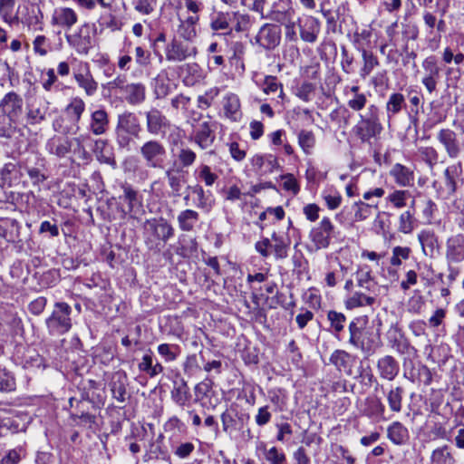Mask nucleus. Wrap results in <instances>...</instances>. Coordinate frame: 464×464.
<instances>
[{
    "mask_svg": "<svg viewBox=\"0 0 464 464\" xmlns=\"http://www.w3.org/2000/svg\"><path fill=\"white\" fill-rule=\"evenodd\" d=\"M144 242L150 250L160 251L175 235L173 226L165 218H151L143 225Z\"/></svg>",
    "mask_w": 464,
    "mask_h": 464,
    "instance_id": "obj_1",
    "label": "nucleus"
},
{
    "mask_svg": "<svg viewBox=\"0 0 464 464\" xmlns=\"http://www.w3.org/2000/svg\"><path fill=\"white\" fill-rule=\"evenodd\" d=\"M141 131L142 127L135 113L125 111L118 115L115 135L120 149L129 150L133 138H139Z\"/></svg>",
    "mask_w": 464,
    "mask_h": 464,
    "instance_id": "obj_2",
    "label": "nucleus"
},
{
    "mask_svg": "<svg viewBox=\"0 0 464 464\" xmlns=\"http://www.w3.org/2000/svg\"><path fill=\"white\" fill-rule=\"evenodd\" d=\"M380 110L376 104H370L364 113L359 115V121L353 127L355 135L362 142H371V140L377 138L382 131L383 127L380 121Z\"/></svg>",
    "mask_w": 464,
    "mask_h": 464,
    "instance_id": "obj_3",
    "label": "nucleus"
},
{
    "mask_svg": "<svg viewBox=\"0 0 464 464\" xmlns=\"http://www.w3.org/2000/svg\"><path fill=\"white\" fill-rule=\"evenodd\" d=\"M72 307L65 302H56L51 314L45 319V326L51 336H61L72 327Z\"/></svg>",
    "mask_w": 464,
    "mask_h": 464,
    "instance_id": "obj_4",
    "label": "nucleus"
},
{
    "mask_svg": "<svg viewBox=\"0 0 464 464\" xmlns=\"http://www.w3.org/2000/svg\"><path fill=\"white\" fill-rule=\"evenodd\" d=\"M138 153L148 168L153 169H165L168 150L161 140L150 139L143 141L138 148Z\"/></svg>",
    "mask_w": 464,
    "mask_h": 464,
    "instance_id": "obj_5",
    "label": "nucleus"
},
{
    "mask_svg": "<svg viewBox=\"0 0 464 464\" xmlns=\"http://www.w3.org/2000/svg\"><path fill=\"white\" fill-rule=\"evenodd\" d=\"M96 28L94 24L83 23L74 31L66 33L68 45L78 54L87 55L95 44Z\"/></svg>",
    "mask_w": 464,
    "mask_h": 464,
    "instance_id": "obj_6",
    "label": "nucleus"
},
{
    "mask_svg": "<svg viewBox=\"0 0 464 464\" xmlns=\"http://www.w3.org/2000/svg\"><path fill=\"white\" fill-rule=\"evenodd\" d=\"M122 195L119 197V199L126 203V207H117V216H111L108 214L107 220L111 221L113 219H126L128 217L134 218L138 214L141 212L142 203L138 190L134 189L130 184H122Z\"/></svg>",
    "mask_w": 464,
    "mask_h": 464,
    "instance_id": "obj_7",
    "label": "nucleus"
},
{
    "mask_svg": "<svg viewBox=\"0 0 464 464\" xmlns=\"http://www.w3.org/2000/svg\"><path fill=\"white\" fill-rule=\"evenodd\" d=\"M291 240L274 232L271 239L263 238L256 242L255 249L263 257H268L273 253L276 260H283L288 256Z\"/></svg>",
    "mask_w": 464,
    "mask_h": 464,
    "instance_id": "obj_8",
    "label": "nucleus"
},
{
    "mask_svg": "<svg viewBox=\"0 0 464 464\" xmlns=\"http://www.w3.org/2000/svg\"><path fill=\"white\" fill-rule=\"evenodd\" d=\"M198 48L192 42L182 41L180 38H173L165 47V57L169 63H181L195 58Z\"/></svg>",
    "mask_w": 464,
    "mask_h": 464,
    "instance_id": "obj_9",
    "label": "nucleus"
},
{
    "mask_svg": "<svg viewBox=\"0 0 464 464\" xmlns=\"http://www.w3.org/2000/svg\"><path fill=\"white\" fill-rule=\"evenodd\" d=\"M143 114L146 131L150 136L164 138L173 126L163 111L156 107H150Z\"/></svg>",
    "mask_w": 464,
    "mask_h": 464,
    "instance_id": "obj_10",
    "label": "nucleus"
},
{
    "mask_svg": "<svg viewBox=\"0 0 464 464\" xmlns=\"http://www.w3.org/2000/svg\"><path fill=\"white\" fill-rule=\"evenodd\" d=\"M368 323L367 316L354 317L348 325L349 343L363 353L373 351L372 342L365 339V328Z\"/></svg>",
    "mask_w": 464,
    "mask_h": 464,
    "instance_id": "obj_11",
    "label": "nucleus"
},
{
    "mask_svg": "<svg viewBox=\"0 0 464 464\" xmlns=\"http://www.w3.org/2000/svg\"><path fill=\"white\" fill-rule=\"evenodd\" d=\"M421 83L427 92L431 94L437 91V86L441 78V67L435 55L426 57L421 63Z\"/></svg>",
    "mask_w": 464,
    "mask_h": 464,
    "instance_id": "obj_12",
    "label": "nucleus"
},
{
    "mask_svg": "<svg viewBox=\"0 0 464 464\" xmlns=\"http://www.w3.org/2000/svg\"><path fill=\"white\" fill-rule=\"evenodd\" d=\"M462 173V165L460 162L448 166L443 172L444 185L437 188V181L433 182V187L437 192L446 198H451L458 189V181Z\"/></svg>",
    "mask_w": 464,
    "mask_h": 464,
    "instance_id": "obj_13",
    "label": "nucleus"
},
{
    "mask_svg": "<svg viewBox=\"0 0 464 464\" xmlns=\"http://www.w3.org/2000/svg\"><path fill=\"white\" fill-rule=\"evenodd\" d=\"M334 229V226L328 217H324L319 224L311 229L309 238L316 249L329 246Z\"/></svg>",
    "mask_w": 464,
    "mask_h": 464,
    "instance_id": "obj_14",
    "label": "nucleus"
},
{
    "mask_svg": "<svg viewBox=\"0 0 464 464\" xmlns=\"http://www.w3.org/2000/svg\"><path fill=\"white\" fill-rule=\"evenodd\" d=\"M215 122L210 120L201 121L193 130L190 140L194 141L201 150L210 148L216 139Z\"/></svg>",
    "mask_w": 464,
    "mask_h": 464,
    "instance_id": "obj_15",
    "label": "nucleus"
},
{
    "mask_svg": "<svg viewBox=\"0 0 464 464\" xmlns=\"http://www.w3.org/2000/svg\"><path fill=\"white\" fill-rule=\"evenodd\" d=\"M386 336L391 348L399 354H411L416 352V349L411 344L409 339L397 324L391 325Z\"/></svg>",
    "mask_w": 464,
    "mask_h": 464,
    "instance_id": "obj_16",
    "label": "nucleus"
},
{
    "mask_svg": "<svg viewBox=\"0 0 464 464\" xmlns=\"http://www.w3.org/2000/svg\"><path fill=\"white\" fill-rule=\"evenodd\" d=\"M256 43L266 50L276 48L281 41V29L278 25L265 24L255 37Z\"/></svg>",
    "mask_w": 464,
    "mask_h": 464,
    "instance_id": "obj_17",
    "label": "nucleus"
},
{
    "mask_svg": "<svg viewBox=\"0 0 464 464\" xmlns=\"http://www.w3.org/2000/svg\"><path fill=\"white\" fill-rule=\"evenodd\" d=\"M438 141L443 146L446 154L450 159H457L462 151L458 134L451 129H440L437 133Z\"/></svg>",
    "mask_w": 464,
    "mask_h": 464,
    "instance_id": "obj_18",
    "label": "nucleus"
},
{
    "mask_svg": "<svg viewBox=\"0 0 464 464\" xmlns=\"http://www.w3.org/2000/svg\"><path fill=\"white\" fill-rule=\"evenodd\" d=\"M23 98L14 92H7L0 102L5 116L10 121L16 122L23 113Z\"/></svg>",
    "mask_w": 464,
    "mask_h": 464,
    "instance_id": "obj_19",
    "label": "nucleus"
},
{
    "mask_svg": "<svg viewBox=\"0 0 464 464\" xmlns=\"http://www.w3.org/2000/svg\"><path fill=\"white\" fill-rule=\"evenodd\" d=\"M296 23L299 28L300 38L304 42L314 44L317 41L321 31V23L317 18L307 15L303 18L299 17Z\"/></svg>",
    "mask_w": 464,
    "mask_h": 464,
    "instance_id": "obj_20",
    "label": "nucleus"
},
{
    "mask_svg": "<svg viewBox=\"0 0 464 464\" xmlns=\"http://www.w3.org/2000/svg\"><path fill=\"white\" fill-rule=\"evenodd\" d=\"M78 19V14L74 9L67 6H59L52 14L51 24L64 30H70L77 24Z\"/></svg>",
    "mask_w": 464,
    "mask_h": 464,
    "instance_id": "obj_21",
    "label": "nucleus"
},
{
    "mask_svg": "<svg viewBox=\"0 0 464 464\" xmlns=\"http://www.w3.org/2000/svg\"><path fill=\"white\" fill-rule=\"evenodd\" d=\"M295 10L291 0H277L273 4L271 9L266 14H263V18H267L277 23H285L294 18Z\"/></svg>",
    "mask_w": 464,
    "mask_h": 464,
    "instance_id": "obj_22",
    "label": "nucleus"
},
{
    "mask_svg": "<svg viewBox=\"0 0 464 464\" xmlns=\"http://www.w3.org/2000/svg\"><path fill=\"white\" fill-rule=\"evenodd\" d=\"M110 128L109 114L103 108L92 111L88 123V130L95 135H104Z\"/></svg>",
    "mask_w": 464,
    "mask_h": 464,
    "instance_id": "obj_23",
    "label": "nucleus"
},
{
    "mask_svg": "<svg viewBox=\"0 0 464 464\" xmlns=\"http://www.w3.org/2000/svg\"><path fill=\"white\" fill-rule=\"evenodd\" d=\"M250 163L256 173L266 175L273 173L279 168L277 158L273 154H255Z\"/></svg>",
    "mask_w": 464,
    "mask_h": 464,
    "instance_id": "obj_24",
    "label": "nucleus"
},
{
    "mask_svg": "<svg viewBox=\"0 0 464 464\" xmlns=\"http://www.w3.org/2000/svg\"><path fill=\"white\" fill-rule=\"evenodd\" d=\"M173 157L174 160L171 167L181 171L192 167L197 160V153L184 142H180L176 152L173 153Z\"/></svg>",
    "mask_w": 464,
    "mask_h": 464,
    "instance_id": "obj_25",
    "label": "nucleus"
},
{
    "mask_svg": "<svg viewBox=\"0 0 464 464\" xmlns=\"http://www.w3.org/2000/svg\"><path fill=\"white\" fill-rule=\"evenodd\" d=\"M45 149L51 155L64 158L72 150V140L66 136L53 135L47 140Z\"/></svg>",
    "mask_w": 464,
    "mask_h": 464,
    "instance_id": "obj_26",
    "label": "nucleus"
},
{
    "mask_svg": "<svg viewBox=\"0 0 464 464\" xmlns=\"http://www.w3.org/2000/svg\"><path fill=\"white\" fill-rule=\"evenodd\" d=\"M109 386L112 398L119 403H125L129 398L127 392L128 377L126 373L124 372H115L112 375Z\"/></svg>",
    "mask_w": 464,
    "mask_h": 464,
    "instance_id": "obj_27",
    "label": "nucleus"
},
{
    "mask_svg": "<svg viewBox=\"0 0 464 464\" xmlns=\"http://www.w3.org/2000/svg\"><path fill=\"white\" fill-rule=\"evenodd\" d=\"M224 115L231 121H239L242 119L241 103L239 97L233 93H227L222 99Z\"/></svg>",
    "mask_w": 464,
    "mask_h": 464,
    "instance_id": "obj_28",
    "label": "nucleus"
},
{
    "mask_svg": "<svg viewBox=\"0 0 464 464\" xmlns=\"http://www.w3.org/2000/svg\"><path fill=\"white\" fill-rule=\"evenodd\" d=\"M389 174L400 187H412L414 185V170L405 165L401 163L393 164Z\"/></svg>",
    "mask_w": 464,
    "mask_h": 464,
    "instance_id": "obj_29",
    "label": "nucleus"
},
{
    "mask_svg": "<svg viewBox=\"0 0 464 464\" xmlns=\"http://www.w3.org/2000/svg\"><path fill=\"white\" fill-rule=\"evenodd\" d=\"M417 237L421 246L423 255L428 257H434L440 247L435 232L431 229H422L419 232Z\"/></svg>",
    "mask_w": 464,
    "mask_h": 464,
    "instance_id": "obj_30",
    "label": "nucleus"
},
{
    "mask_svg": "<svg viewBox=\"0 0 464 464\" xmlns=\"http://www.w3.org/2000/svg\"><path fill=\"white\" fill-rule=\"evenodd\" d=\"M446 256L451 263H459L464 260V236L454 235L447 240Z\"/></svg>",
    "mask_w": 464,
    "mask_h": 464,
    "instance_id": "obj_31",
    "label": "nucleus"
},
{
    "mask_svg": "<svg viewBox=\"0 0 464 464\" xmlns=\"http://www.w3.org/2000/svg\"><path fill=\"white\" fill-rule=\"evenodd\" d=\"M376 302V296L367 295L366 293L353 291L350 293L344 299L343 304L346 310H354L365 306H372Z\"/></svg>",
    "mask_w": 464,
    "mask_h": 464,
    "instance_id": "obj_32",
    "label": "nucleus"
},
{
    "mask_svg": "<svg viewBox=\"0 0 464 464\" xmlns=\"http://www.w3.org/2000/svg\"><path fill=\"white\" fill-rule=\"evenodd\" d=\"M377 370L381 378L392 381L400 372L397 360L392 355H384L377 361Z\"/></svg>",
    "mask_w": 464,
    "mask_h": 464,
    "instance_id": "obj_33",
    "label": "nucleus"
},
{
    "mask_svg": "<svg viewBox=\"0 0 464 464\" xmlns=\"http://www.w3.org/2000/svg\"><path fill=\"white\" fill-rule=\"evenodd\" d=\"M156 99H163L171 92L170 79L166 70H161L150 82Z\"/></svg>",
    "mask_w": 464,
    "mask_h": 464,
    "instance_id": "obj_34",
    "label": "nucleus"
},
{
    "mask_svg": "<svg viewBox=\"0 0 464 464\" xmlns=\"http://www.w3.org/2000/svg\"><path fill=\"white\" fill-rule=\"evenodd\" d=\"M74 79L78 85L82 88L87 96H92L98 90V83L93 79L88 63L84 64V68L74 72Z\"/></svg>",
    "mask_w": 464,
    "mask_h": 464,
    "instance_id": "obj_35",
    "label": "nucleus"
},
{
    "mask_svg": "<svg viewBox=\"0 0 464 464\" xmlns=\"http://www.w3.org/2000/svg\"><path fill=\"white\" fill-rule=\"evenodd\" d=\"M356 285L359 288L372 294L377 288V282L372 275V270L368 266H359L355 272Z\"/></svg>",
    "mask_w": 464,
    "mask_h": 464,
    "instance_id": "obj_36",
    "label": "nucleus"
},
{
    "mask_svg": "<svg viewBox=\"0 0 464 464\" xmlns=\"http://www.w3.org/2000/svg\"><path fill=\"white\" fill-rule=\"evenodd\" d=\"M182 172L171 166L165 169L164 175L170 188V196L172 197L177 198L181 195V189L185 183L184 177L181 175Z\"/></svg>",
    "mask_w": 464,
    "mask_h": 464,
    "instance_id": "obj_37",
    "label": "nucleus"
},
{
    "mask_svg": "<svg viewBox=\"0 0 464 464\" xmlns=\"http://www.w3.org/2000/svg\"><path fill=\"white\" fill-rule=\"evenodd\" d=\"M179 69L183 78V82L187 86H193L203 78L202 70L196 63H184Z\"/></svg>",
    "mask_w": 464,
    "mask_h": 464,
    "instance_id": "obj_38",
    "label": "nucleus"
},
{
    "mask_svg": "<svg viewBox=\"0 0 464 464\" xmlns=\"http://www.w3.org/2000/svg\"><path fill=\"white\" fill-rule=\"evenodd\" d=\"M387 438L398 446L404 445L410 439L408 429L400 421H393L387 427Z\"/></svg>",
    "mask_w": 464,
    "mask_h": 464,
    "instance_id": "obj_39",
    "label": "nucleus"
},
{
    "mask_svg": "<svg viewBox=\"0 0 464 464\" xmlns=\"http://www.w3.org/2000/svg\"><path fill=\"white\" fill-rule=\"evenodd\" d=\"M125 100L130 105H140L146 99V87L141 82L128 83L124 90Z\"/></svg>",
    "mask_w": 464,
    "mask_h": 464,
    "instance_id": "obj_40",
    "label": "nucleus"
},
{
    "mask_svg": "<svg viewBox=\"0 0 464 464\" xmlns=\"http://www.w3.org/2000/svg\"><path fill=\"white\" fill-rule=\"evenodd\" d=\"M199 221V214L196 210L187 208L181 210L177 216L179 228L183 232H191Z\"/></svg>",
    "mask_w": 464,
    "mask_h": 464,
    "instance_id": "obj_41",
    "label": "nucleus"
},
{
    "mask_svg": "<svg viewBox=\"0 0 464 464\" xmlns=\"http://www.w3.org/2000/svg\"><path fill=\"white\" fill-rule=\"evenodd\" d=\"M407 107L405 97L401 92H392L390 94L386 103L385 111L388 120L392 119Z\"/></svg>",
    "mask_w": 464,
    "mask_h": 464,
    "instance_id": "obj_42",
    "label": "nucleus"
},
{
    "mask_svg": "<svg viewBox=\"0 0 464 464\" xmlns=\"http://www.w3.org/2000/svg\"><path fill=\"white\" fill-rule=\"evenodd\" d=\"M231 14L228 12H218L212 17L209 24L214 32H222V34H230L233 28L230 26Z\"/></svg>",
    "mask_w": 464,
    "mask_h": 464,
    "instance_id": "obj_43",
    "label": "nucleus"
},
{
    "mask_svg": "<svg viewBox=\"0 0 464 464\" xmlns=\"http://www.w3.org/2000/svg\"><path fill=\"white\" fill-rule=\"evenodd\" d=\"M385 407L382 401L377 397H368L364 401L362 412L368 418L378 420L384 414Z\"/></svg>",
    "mask_w": 464,
    "mask_h": 464,
    "instance_id": "obj_44",
    "label": "nucleus"
},
{
    "mask_svg": "<svg viewBox=\"0 0 464 464\" xmlns=\"http://www.w3.org/2000/svg\"><path fill=\"white\" fill-rule=\"evenodd\" d=\"M326 317L330 324L329 331L338 338L340 334L344 330L347 321L346 316L341 312L329 310L327 312Z\"/></svg>",
    "mask_w": 464,
    "mask_h": 464,
    "instance_id": "obj_45",
    "label": "nucleus"
},
{
    "mask_svg": "<svg viewBox=\"0 0 464 464\" xmlns=\"http://www.w3.org/2000/svg\"><path fill=\"white\" fill-rule=\"evenodd\" d=\"M71 140H72V151L82 159H88L89 153L86 147L95 141L92 138L91 132L81 133L77 137L71 139Z\"/></svg>",
    "mask_w": 464,
    "mask_h": 464,
    "instance_id": "obj_46",
    "label": "nucleus"
},
{
    "mask_svg": "<svg viewBox=\"0 0 464 464\" xmlns=\"http://www.w3.org/2000/svg\"><path fill=\"white\" fill-rule=\"evenodd\" d=\"M171 399L179 407L183 408L188 405L191 399V394L189 392V388L185 381H181L179 385H174L171 391Z\"/></svg>",
    "mask_w": 464,
    "mask_h": 464,
    "instance_id": "obj_47",
    "label": "nucleus"
},
{
    "mask_svg": "<svg viewBox=\"0 0 464 464\" xmlns=\"http://www.w3.org/2000/svg\"><path fill=\"white\" fill-rule=\"evenodd\" d=\"M268 400L273 406V411L282 412L287 405V395L284 389L276 388L268 391Z\"/></svg>",
    "mask_w": 464,
    "mask_h": 464,
    "instance_id": "obj_48",
    "label": "nucleus"
},
{
    "mask_svg": "<svg viewBox=\"0 0 464 464\" xmlns=\"http://www.w3.org/2000/svg\"><path fill=\"white\" fill-rule=\"evenodd\" d=\"M297 141L303 152L310 155L316 145V137L313 130H301L297 134Z\"/></svg>",
    "mask_w": 464,
    "mask_h": 464,
    "instance_id": "obj_49",
    "label": "nucleus"
},
{
    "mask_svg": "<svg viewBox=\"0 0 464 464\" xmlns=\"http://www.w3.org/2000/svg\"><path fill=\"white\" fill-rule=\"evenodd\" d=\"M456 460L452 455L451 449L443 445L435 449L430 456V464H455Z\"/></svg>",
    "mask_w": 464,
    "mask_h": 464,
    "instance_id": "obj_50",
    "label": "nucleus"
},
{
    "mask_svg": "<svg viewBox=\"0 0 464 464\" xmlns=\"http://www.w3.org/2000/svg\"><path fill=\"white\" fill-rule=\"evenodd\" d=\"M84 111L85 102L80 97L72 98L65 108L66 114L72 119L74 125H78Z\"/></svg>",
    "mask_w": 464,
    "mask_h": 464,
    "instance_id": "obj_51",
    "label": "nucleus"
},
{
    "mask_svg": "<svg viewBox=\"0 0 464 464\" xmlns=\"http://www.w3.org/2000/svg\"><path fill=\"white\" fill-rule=\"evenodd\" d=\"M44 14L39 6H32L27 10V14L24 18L23 23L30 29L34 31L43 30Z\"/></svg>",
    "mask_w": 464,
    "mask_h": 464,
    "instance_id": "obj_52",
    "label": "nucleus"
},
{
    "mask_svg": "<svg viewBox=\"0 0 464 464\" xmlns=\"http://www.w3.org/2000/svg\"><path fill=\"white\" fill-rule=\"evenodd\" d=\"M157 351L166 362H174L181 353L179 345L176 343H161Z\"/></svg>",
    "mask_w": 464,
    "mask_h": 464,
    "instance_id": "obj_53",
    "label": "nucleus"
},
{
    "mask_svg": "<svg viewBox=\"0 0 464 464\" xmlns=\"http://www.w3.org/2000/svg\"><path fill=\"white\" fill-rule=\"evenodd\" d=\"M106 145L107 141L104 140H96L94 141V152L96 153V157L101 163L110 165L113 169H116L117 163L115 157L112 154H107L103 151Z\"/></svg>",
    "mask_w": 464,
    "mask_h": 464,
    "instance_id": "obj_54",
    "label": "nucleus"
},
{
    "mask_svg": "<svg viewBox=\"0 0 464 464\" xmlns=\"http://www.w3.org/2000/svg\"><path fill=\"white\" fill-rule=\"evenodd\" d=\"M231 15L235 21V25L232 28L237 33L248 31L254 23V19L248 14L237 11L232 12Z\"/></svg>",
    "mask_w": 464,
    "mask_h": 464,
    "instance_id": "obj_55",
    "label": "nucleus"
},
{
    "mask_svg": "<svg viewBox=\"0 0 464 464\" xmlns=\"http://www.w3.org/2000/svg\"><path fill=\"white\" fill-rule=\"evenodd\" d=\"M373 208H376L377 205L365 203L362 200L354 202L352 208L353 210L354 221H363L367 219L372 215Z\"/></svg>",
    "mask_w": 464,
    "mask_h": 464,
    "instance_id": "obj_56",
    "label": "nucleus"
},
{
    "mask_svg": "<svg viewBox=\"0 0 464 464\" xmlns=\"http://www.w3.org/2000/svg\"><path fill=\"white\" fill-rule=\"evenodd\" d=\"M418 153L430 170H432L435 165L439 162V152L431 146L420 147L418 149Z\"/></svg>",
    "mask_w": 464,
    "mask_h": 464,
    "instance_id": "obj_57",
    "label": "nucleus"
},
{
    "mask_svg": "<svg viewBox=\"0 0 464 464\" xmlns=\"http://www.w3.org/2000/svg\"><path fill=\"white\" fill-rule=\"evenodd\" d=\"M195 175H196L197 179L198 180L204 182V184L207 187L213 186L216 183V181L218 180V174L213 172L211 170V168L208 165H206V164H201L196 169Z\"/></svg>",
    "mask_w": 464,
    "mask_h": 464,
    "instance_id": "obj_58",
    "label": "nucleus"
},
{
    "mask_svg": "<svg viewBox=\"0 0 464 464\" xmlns=\"http://www.w3.org/2000/svg\"><path fill=\"white\" fill-rule=\"evenodd\" d=\"M263 91L267 95L278 92V98L281 100H284L285 98L283 85L278 82L276 76L268 75L265 77Z\"/></svg>",
    "mask_w": 464,
    "mask_h": 464,
    "instance_id": "obj_59",
    "label": "nucleus"
},
{
    "mask_svg": "<svg viewBox=\"0 0 464 464\" xmlns=\"http://www.w3.org/2000/svg\"><path fill=\"white\" fill-rule=\"evenodd\" d=\"M362 56L363 60V66L360 71V75L364 79L375 67L379 65V60L372 52L364 49L362 51Z\"/></svg>",
    "mask_w": 464,
    "mask_h": 464,
    "instance_id": "obj_60",
    "label": "nucleus"
},
{
    "mask_svg": "<svg viewBox=\"0 0 464 464\" xmlns=\"http://www.w3.org/2000/svg\"><path fill=\"white\" fill-rule=\"evenodd\" d=\"M411 254V249L409 246H396L392 248L390 264L392 266L399 267L401 266L402 261L408 260Z\"/></svg>",
    "mask_w": 464,
    "mask_h": 464,
    "instance_id": "obj_61",
    "label": "nucleus"
},
{
    "mask_svg": "<svg viewBox=\"0 0 464 464\" xmlns=\"http://www.w3.org/2000/svg\"><path fill=\"white\" fill-rule=\"evenodd\" d=\"M402 395L403 389L399 386L391 389L387 393V401L392 411L400 412L401 411Z\"/></svg>",
    "mask_w": 464,
    "mask_h": 464,
    "instance_id": "obj_62",
    "label": "nucleus"
},
{
    "mask_svg": "<svg viewBox=\"0 0 464 464\" xmlns=\"http://www.w3.org/2000/svg\"><path fill=\"white\" fill-rule=\"evenodd\" d=\"M414 214L406 210L399 216L398 230L403 234H411L414 229Z\"/></svg>",
    "mask_w": 464,
    "mask_h": 464,
    "instance_id": "obj_63",
    "label": "nucleus"
},
{
    "mask_svg": "<svg viewBox=\"0 0 464 464\" xmlns=\"http://www.w3.org/2000/svg\"><path fill=\"white\" fill-rule=\"evenodd\" d=\"M265 459L270 464H286V456L283 450H278L276 447L266 449L264 447Z\"/></svg>",
    "mask_w": 464,
    "mask_h": 464,
    "instance_id": "obj_64",
    "label": "nucleus"
}]
</instances>
